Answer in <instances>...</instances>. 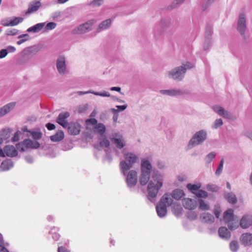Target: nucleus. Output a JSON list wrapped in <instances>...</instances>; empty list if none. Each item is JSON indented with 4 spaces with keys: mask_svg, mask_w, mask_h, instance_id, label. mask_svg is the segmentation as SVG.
Segmentation results:
<instances>
[{
    "mask_svg": "<svg viewBox=\"0 0 252 252\" xmlns=\"http://www.w3.org/2000/svg\"><path fill=\"white\" fill-rule=\"evenodd\" d=\"M127 106L126 105H117L116 107L118 108L119 112H121L125 110L127 108Z\"/></svg>",
    "mask_w": 252,
    "mask_h": 252,
    "instance_id": "60",
    "label": "nucleus"
},
{
    "mask_svg": "<svg viewBox=\"0 0 252 252\" xmlns=\"http://www.w3.org/2000/svg\"><path fill=\"white\" fill-rule=\"evenodd\" d=\"M56 66L60 74H64L66 72L65 59L64 57H59L56 61Z\"/></svg>",
    "mask_w": 252,
    "mask_h": 252,
    "instance_id": "10",
    "label": "nucleus"
},
{
    "mask_svg": "<svg viewBox=\"0 0 252 252\" xmlns=\"http://www.w3.org/2000/svg\"><path fill=\"white\" fill-rule=\"evenodd\" d=\"M56 27V24L54 22H49L45 26V28L46 30H52Z\"/></svg>",
    "mask_w": 252,
    "mask_h": 252,
    "instance_id": "52",
    "label": "nucleus"
},
{
    "mask_svg": "<svg viewBox=\"0 0 252 252\" xmlns=\"http://www.w3.org/2000/svg\"><path fill=\"white\" fill-rule=\"evenodd\" d=\"M110 90L111 91H117V92H121V88L120 87H111Z\"/></svg>",
    "mask_w": 252,
    "mask_h": 252,
    "instance_id": "64",
    "label": "nucleus"
},
{
    "mask_svg": "<svg viewBox=\"0 0 252 252\" xmlns=\"http://www.w3.org/2000/svg\"><path fill=\"white\" fill-rule=\"evenodd\" d=\"M46 128L49 130H53L55 128L56 126H55L54 124H52V123H47L46 125Z\"/></svg>",
    "mask_w": 252,
    "mask_h": 252,
    "instance_id": "57",
    "label": "nucleus"
},
{
    "mask_svg": "<svg viewBox=\"0 0 252 252\" xmlns=\"http://www.w3.org/2000/svg\"><path fill=\"white\" fill-rule=\"evenodd\" d=\"M193 66V64L189 62L183 64L182 65L177 67L170 71L169 77L174 80H181L184 77L187 70L192 68Z\"/></svg>",
    "mask_w": 252,
    "mask_h": 252,
    "instance_id": "4",
    "label": "nucleus"
},
{
    "mask_svg": "<svg viewBox=\"0 0 252 252\" xmlns=\"http://www.w3.org/2000/svg\"><path fill=\"white\" fill-rule=\"evenodd\" d=\"M187 218L190 220H195L198 216V213L194 211H190L187 213Z\"/></svg>",
    "mask_w": 252,
    "mask_h": 252,
    "instance_id": "48",
    "label": "nucleus"
},
{
    "mask_svg": "<svg viewBox=\"0 0 252 252\" xmlns=\"http://www.w3.org/2000/svg\"><path fill=\"white\" fill-rule=\"evenodd\" d=\"M246 22L245 14L241 13L239 15L237 24V30L241 34H243L245 33L246 29Z\"/></svg>",
    "mask_w": 252,
    "mask_h": 252,
    "instance_id": "9",
    "label": "nucleus"
},
{
    "mask_svg": "<svg viewBox=\"0 0 252 252\" xmlns=\"http://www.w3.org/2000/svg\"><path fill=\"white\" fill-rule=\"evenodd\" d=\"M102 0H94L91 2V4L95 6H99L101 5Z\"/></svg>",
    "mask_w": 252,
    "mask_h": 252,
    "instance_id": "56",
    "label": "nucleus"
},
{
    "mask_svg": "<svg viewBox=\"0 0 252 252\" xmlns=\"http://www.w3.org/2000/svg\"><path fill=\"white\" fill-rule=\"evenodd\" d=\"M200 185L198 186L195 184H188L187 185V188L188 189L190 190L193 193L195 194L196 191L199 190L200 188Z\"/></svg>",
    "mask_w": 252,
    "mask_h": 252,
    "instance_id": "41",
    "label": "nucleus"
},
{
    "mask_svg": "<svg viewBox=\"0 0 252 252\" xmlns=\"http://www.w3.org/2000/svg\"><path fill=\"white\" fill-rule=\"evenodd\" d=\"M220 210L218 208H216L214 210V214L217 218H219L220 214Z\"/></svg>",
    "mask_w": 252,
    "mask_h": 252,
    "instance_id": "63",
    "label": "nucleus"
},
{
    "mask_svg": "<svg viewBox=\"0 0 252 252\" xmlns=\"http://www.w3.org/2000/svg\"><path fill=\"white\" fill-rule=\"evenodd\" d=\"M234 218L233 211L232 209H228L224 213L223 219L225 223L232 220Z\"/></svg>",
    "mask_w": 252,
    "mask_h": 252,
    "instance_id": "37",
    "label": "nucleus"
},
{
    "mask_svg": "<svg viewBox=\"0 0 252 252\" xmlns=\"http://www.w3.org/2000/svg\"><path fill=\"white\" fill-rule=\"evenodd\" d=\"M24 131H28L30 133V135L35 140H39L41 138L42 136V133L41 132L38 130H32L28 131L26 127H24L23 129Z\"/></svg>",
    "mask_w": 252,
    "mask_h": 252,
    "instance_id": "34",
    "label": "nucleus"
},
{
    "mask_svg": "<svg viewBox=\"0 0 252 252\" xmlns=\"http://www.w3.org/2000/svg\"><path fill=\"white\" fill-rule=\"evenodd\" d=\"M66 128H67L68 133L71 135H77L80 131V125L77 123H68Z\"/></svg>",
    "mask_w": 252,
    "mask_h": 252,
    "instance_id": "15",
    "label": "nucleus"
},
{
    "mask_svg": "<svg viewBox=\"0 0 252 252\" xmlns=\"http://www.w3.org/2000/svg\"><path fill=\"white\" fill-rule=\"evenodd\" d=\"M25 159L29 163H32L33 162V158L31 156H27L25 157Z\"/></svg>",
    "mask_w": 252,
    "mask_h": 252,
    "instance_id": "59",
    "label": "nucleus"
},
{
    "mask_svg": "<svg viewBox=\"0 0 252 252\" xmlns=\"http://www.w3.org/2000/svg\"><path fill=\"white\" fill-rule=\"evenodd\" d=\"M216 156V153L215 152H212L208 154L205 160H206V162L208 163H210L213 159L215 158Z\"/></svg>",
    "mask_w": 252,
    "mask_h": 252,
    "instance_id": "46",
    "label": "nucleus"
},
{
    "mask_svg": "<svg viewBox=\"0 0 252 252\" xmlns=\"http://www.w3.org/2000/svg\"><path fill=\"white\" fill-rule=\"evenodd\" d=\"M183 206L185 208L191 210L194 209L197 206V202L190 198H184L182 201Z\"/></svg>",
    "mask_w": 252,
    "mask_h": 252,
    "instance_id": "16",
    "label": "nucleus"
},
{
    "mask_svg": "<svg viewBox=\"0 0 252 252\" xmlns=\"http://www.w3.org/2000/svg\"><path fill=\"white\" fill-rule=\"evenodd\" d=\"M41 5V3L39 1H32L29 4L28 9L26 12V14L29 15L37 11Z\"/></svg>",
    "mask_w": 252,
    "mask_h": 252,
    "instance_id": "17",
    "label": "nucleus"
},
{
    "mask_svg": "<svg viewBox=\"0 0 252 252\" xmlns=\"http://www.w3.org/2000/svg\"><path fill=\"white\" fill-rule=\"evenodd\" d=\"M94 22L93 21H89L84 24L80 25L77 28L73 30L75 34H82L89 32L91 30Z\"/></svg>",
    "mask_w": 252,
    "mask_h": 252,
    "instance_id": "8",
    "label": "nucleus"
},
{
    "mask_svg": "<svg viewBox=\"0 0 252 252\" xmlns=\"http://www.w3.org/2000/svg\"><path fill=\"white\" fill-rule=\"evenodd\" d=\"M44 26V23H38L28 29L27 31L29 32H38L43 29Z\"/></svg>",
    "mask_w": 252,
    "mask_h": 252,
    "instance_id": "31",
    "label": "nucleus"
},
{
    "mask_svg": "<svg viewBox=\"0 0 252 252\" xmlns=\"http://www.w3.org/2000/svg\"><path fill=\"white\" fill-rule=\"evenodd\" d=\"M207 137V132L206 130L201 129L196 131L189 140L188 147L191 149L196 146L203 143Z\"/></svg>",
    "mask_w": 252,
    "mask_h": 252,
    "instance_id": "5",
    "label": "nucleus"
},
{
    "mask_svg": "<svg viewBox=\"0 0 252 252\" xmlns=\"http://www.w3.org/2000/svg\"><path fill=\"white\" fill-rule=\"evenodd\" d=\"M225 198L227 201L232 204L237 202V199L236 195L232 192H227L224 194Z\"/></svg>",
    "mask_w": 252,
    "mask_h": 252,
    "instance_id": "36",
    "label": "nucleus"
},
{
    "mask_svg": "<svg viewBox=\"0 0 252 252\" xmlns=\"http://www.w3.org/2000/svg\"><path fill=\"white\" fill-rule=\"evenodd\" d=\"M195 194L199 198H206L208 196V193L207 191L202 190L199 189L195 193Z\"/></svg>",
    "mask_w": 252,
    "mask_h": 252,
    "instance_id": "44",
    "label": "nucleus"
},
{
    "mask_svg": "<svg viewBox=\"0 0 252 252\" xmlns=\"http://www.w3.org/2000/svg\"><path fill=\"white\" fill-rule=\"evenodd\" d=\"M184 0H174L171 5V8L176 7L178 5L182 4Z\"/></svg>",
    "mask_w": 252,
    "mask_h": 252,
    "instance_id": "53",
    "label": "nucleus"
},
{
    "mask_svg": "<svg viewBox=\"0 0 252 252\" xmlns=\"http://www.w3.org/2000/svg\"><path fill=\"white\" fill-rule=\"evenodd\" d=\"M198 202L199 203V209L202 211L209 210L210 209V206L208 203L205 202L202 199H198Z\"/></svg>",
    "mask_w": 252,
    "mask_h": 252,
    "instance_id": "39",
    "label": "nucleus"
},
{
    "mask_svg": "<svg viewBox=\"0 0 252 252\" xmlns=\"http://www.w3.org/2000/svg\"><path fill=\"white\" fill-rule=\"evenodd\" d=\"M0 252H9L8 250L5 248L4 244L2 235L0 233Z\"/></svg>",
    "mask_w": 252,
    "mask_h": 252,
    "instance_id": "45",
    "label": "nucleus"
},
{
    "mask_svg": "<svg viewBox=\"0 0 252 252\" xmlns=\"http://www.w3.org/2000/svg\"><path fill=\"white\" fill-rule=\"evenodd\" d=\"M218 233L220 238L225 240L229 239L231 237L230 231L224 226H221L219 229Z\"/></svg>",
    "mask_w": 252,
    "mask_h": 252,
    "instance_id": "22",
    "label": "nucleus"
},
{
    "mask_svg": "<svg viewBox=\"0 0 252 252\" xmlns=\"http://www.w3.org/2000/svg\"><path fill=\"white\" fill-rule=\"evenodd\" d=\"M152 169V165L150 162L147 159H143L141 163V172L151 173Z\"/></svg>",
    "mask_w": 252,
    "mask_h": 252,
    "instance_id": "19",
    "label": "nucleus"
},
{
    "mask_svg": "<svg viewBox=\"0 0 252 252\" xmlns=\"http://www.w3.org/2000/svg\"><path fill=\"white\" fill-rule=\"evenodd\" d=\"M213 108L215 112L224 118H229L231 117L230 113L220 106H214Z\"/></svg>",
    "mask_w": 252,
    "mask_h": 252,
    "instance_id": "21",
    "label": "nucleus"
},
{
    "mask_svg": "<svg viewBox=\"0 0 252 252\" xmlns=\"http://www.w3.org/2000/svg\"><path fill=\"white\" fill-rule=\"evenodd\" d=\"M126 182L128 188L130 189L135 186L137 182V173L135 170H128L126 175Z\"/></svg>",
    "mask_w": 252,
    "mask_h": 252,
    "instance_id": "7",
    "label": "nucleus"
},
{
    "mask_svg": "<svg viewBox=\"0 0 252 252\" xmlns=\"http://www.w3.org/2000/svg\"><path fill=\"white\" fill-rule=\"evenodd\" d=\"M111 140L116 147L119 149H122L125 146L124 140L122 136L118 138L113 137L111 138Z\"/></svg>",
    "mask_w": 252,
    "mask_h": 252,
    "instance_id": "27",
    "label": "nucleus"
},
{
    "mask_svg": "<svg viewBox=\"0 0 252 252\" xmlns=\"http://www.w3.org/2000/svg\"><path fill=\"white\" fill-rule=\"evenodd\" d=\"M93 94L95 95H99L103 97H109L110 96V94L108 92L105 91H104L103 92H94Z\"/></svg>",
    "mask_w": 252,
    "mask_h": 252,
    "instance_id": "51",
    "label": "nucleus"
},
{
    "mask_svg": "<svg viewBox=\"0 0 252 252\" xmlns=\"http://www.w3.org/2000/svg\"><path fill=\"white\" fill-rule=\"evenodd\" d=\"M150 175V173L141 172L140 182L141 185L144 186L149 181L147 187V198L153 202L155 201L158 193L162 187L164 175L158 171H154L152 179L149 181Z\"/></svg>",
    "mask_w": 252,
    "mask_h": 252,
    "instance_id": "1",
    "label": "nucleus"
},
{
    "mask_svg": "<svg viewBox=\"0 0 252 252\" xmlns=\"http://www.w3.org/2000/svg\"><path fill=\"white\" fill-rule=\"evenodd\" d=\"M201 221L207 223H212L214 221V217L211 214L204 213L200 217Z\"/></svg>",
    "mask_w": 252,
    "mask_h": 252,
    "instance_id": "25",
    "label": "nucleus"
},
{
    "mask_svg": "<svg viewBox=\"0 0 252 252\" xmlns=\"http://www.w3.org/2000/svg\"><path fill=\"white\" fill-rule=\"evenodd\" d=\"M16 106V102L9 103L0 108V118L10 112Z\"/></svg>",
    "mask_w": 252,
    "mask_h": 252,
    "instance_id": "13",
    "label": "nucleus"
},
{
    "mask_svg": "<svg viewBox=\"0 0 252 252\" xmlns=\"http://www.w3.org/2000/svg\"><path fill=\"white\" fill-rule=\"evenodd\" d=\"M69 116L70 114L68 112H61L57 117L56 121L63 127H66L68 123L66 119L69 117Z\"/></svg>",
    "mask_w": 252,
    "mask_h": 252,
    "instance_id": "11",
    "label": "nucleus"
},
{
    "mask_svg": "<svg viewBox=\"0 0 252 252\" xmlns=\"http://www.w3.org/2000/svg\"><path fill=\"white\" fill-rule=\"evenodd\" d=\"M7 55V50L5 49L0 50V59L4 58Z\"/></svg>",
    "mask_w": 252,
    "mask_h": 252,
    "instance_id": "55",
    "label": "nucleus"
},
{
    "mask_svg": "<svg viewBox=\"0 0 252 252\" xmlns=\"http://www.w3.org/2000/svg\"><path fill=\"white\" fill-rule=\"evenodd\" d=\"M213 33L212 27L210 25L207 26L205 29V37L206 38V41L205 42L204 46V49L206 50L209 48L210 45V38Z\"/></svg>",
    "mask_w": 252,
    "mask_h": 252,
    "instance_id": "18",
    "label": "nucleus"
},
{
    "mask_svg": "<svg viewBox=\"0 0 252 252\" xmlns=\"http://www.w3.org/2000/svg\"><path fill=\"white\" fill-rule=\"evenodd\" d=\"M223 124L222 120L221 119H217L215 122L214 125L212 126L213 128H218V127L221 126Z\"/></svg>",
    "mask_w": 252,
    "mask_h": 252,
    "instance_id": "50",
    "label": "nucleus"
},
{
    "mask_svg": "<svg viewBox=\"0 0 252 252\" xmlns=\"http://www.w3.org/2000/svg\"><path fill=\"white\" fill-rule=\"evenodd\" d=\"M160 93L162 94H165L169 96H177L181 94V92L179 90H161L160 91Z\"/></svg>",
    "mask_w": 252,
    "mask_h": 252,
    "instance_id": "29",
    "label": "nucleus"
},
{
    "mask_svg": "<svg viewBox=\"0 0 252 252\" xmlns=\"http://www.w3.org/2000/svg\"><path fill=\"white\" fill-rule=\"evenodd\" d=\"M110 142L109 140L104 138L99 143L95 144L94 147L98 150H101L103 147L108 148Z\"/></svg>",
    "mask_w": 252,
    "mask_h": 252,
    "instance_id": "30",
    "label": "nucleus"
},
{
    "mask_svg": "<svg viewBox=\"0 0 252 252\" xmlns=\"http://www.w3.org/2000/svg\"><path fill=\"white\" fill-rule=\"evenodd\" d=\"M18 41H17V44L20 45L29 38V35L28 34H22L18 37Z\"/></svg>",
    "mask_w": 252,
    "mask_h": 252,
    "instance_id": "43",
    "label": "nucleus"
},
{
    "mask_svg": "<svg viewBox=\"0 0 252 252\" xmlns=\"http://www.w3.org/2000/svg\"><path fill=\"white\" fill-rule=\"evenodd\" d=\"M40 147V144L36 141H32L30 139H26L23 142L17 143V152H24L28 149H37ZM18 154L17 153V156Z\"/></svg>",
    "mask_w": 252,
    "mask_h": 252,
    "instance_id": "6",
    "label": "nucleus"
},
{
    "mask_svg": "<svg viewBox=\"0 0 252 252\" xmlns=\"http://www.w3.org/2000/svg\"><path fill=\"white\" fill-rule=\"evenodd\" d=\"M59 229V227L53 226L49 232V234L52 235V238L55 241H58L60 237V234L57 233Z\"/></svg>",
    "mask_w": 252,
    "mask_h": 252,
    "instance_id": "38",
    "label": "nucleus"
},
{
    "mask_svg": "<svg viewBox=\"0 0 252 252\" xmlns=\"http://www.w3.org/2000/svg\"><path fill=\"white\" fill-rule=\"evenodd\" d=\"M5 154L8 157H16V148L12 145H6L4 147Z\"/></svg>",
    "mask_w": 252,
    "mask_h": 252,
    "instance_id": "26",
    "label": "nucleus"
},
{
    "mask_svg": "<svg viewBox=\"0 0 252 252\" xmlns=\"http://www.w3.org/2000/svg\"><path fill=\"white\" fill-rule=\"evenodd\" d=\"M241 244L244 246L252 245V233L247 232L242 234L240 237Z\"/></svg>",
    "mask_w": 252,
    "mask_h": 252,
    "instance_id": "12",
    "label": "nucleus"
},
{
    "mask_svg": "<svg viewBox=\"0 0 252 252\" xmlns=\"http://www.w3.org/2000/svg\"><path fill=\"white\" fill-rule=\"evenodd\" d=\"M173 203V200L171 198L169 193L164 194L156 206V211L158 216L160 218L165 217L167 214V208Z\"/></svg>",
    "mask_w": 252,
    "mask_h": 252,
    "instance_id": "3",
    "label": "nucleus"
},
{
    "mask_svg": "<svg viewBox=\"0 0 252 252\" xmlns=\"http://www.w3.org/2000/svg\"><path fill=\"white\" fill-rule=\"evenodd\" d=\"M252 217L246 215L243 216L240 220L239 225L243 229H246L252 226Z\"/></svg>",
    "mask_w": 252,
    "mask_h": 252,
    "instance_id": "14",
    "label": "nucleus"
},
{
    "mask_svg": "<svg viewBox=\"0 0 252 252\" xmlns=\"http://www.w3.org/2000/svg\"><path fill=\"white\" fill-rule=\"evenodd\" d=\"M223 159H222L220 160L219 165L215 172V174L217 176H219L221 173L222 169H223Z\"/></svg>",
    "mask_w": 252,
    "mask_h": 252,
    "instance_id": "47",
    "label": "nucleus"
},
{
    "mask_svg": "<svg viewBox=\"0 0 252 252\" xmlns=\"http://www.w3.org/2000/svg\"><path fill=\"white\" fill-rule=\"evenodd\" d=\"M86 124H91V125H95L96 126L97 124V121L94 119V118H91V119H87L86 120Z\"/></svg>",
    "mask_w": 252,
    "mask_h": 252,
    "instance_id": "54",
    "label": "nucleus"
},
{
    "mask_svg": "<svg viewBox=\"0 0 252 252\" xmlns=\"http://www.w3.org/2000/svg\"><path fill=\"white\" fill-rule=\"evenodd\" d=\"M229 247L230 249V250L233 252H236L238 251L239 245L238 241L233 240L232 241L229 245Z\"/></svg>",
    "mask_w": 252,
    "mask_h": 252,
    "instance_id": "42",
    "label": "nucleus"
},
{
    "mask_svg": "<svg viewBox=\"0 0 252 252\" xmlns=\"http://www.w3.org/2000/svg\"><path fill=\"white\" fill-rule=\"evenodd\" d=\"M6 34L7 35H14L16 34V30H7L6 31Z\"/></svg>",
    "mask_w": 252,
    "mask_h": 252,
    "instance_id": "58",
    "label": "nucleus"
},
{
    "mask_svg": "<svg viewBox=\"0 0 252 252\" xmlns=\"http://www.w3.org/2000/svg\"><path fill=\"white\" fill-rule=\"evenodd\" d=\"M170 195L171 198L173 199V198L179 200H180L182 197L185 196V193L183 190L177 189H174L171 194H169Z\"/></svg>",
    "mask_w": 252,
    "mask_h": 252,
    "instance_id": "24",
    "label": "nucleus"
},
{
    "mask_svg": "<svg viewBox=\"0 0 252 252\" xmlns=\"http://www.w3.org/2000/svg\"><path fill=\"white\" fill-rule=\"evenodd\" d=\"M12 130L10 128H4L0 131V136L3 141V140H7L11 135Z\"/></svg>",
    "mask_w": 252,
    "mask_h": 252,
    "instance_id": "35",
    "label": "nucleus"
},
{
    "mask_svg": "<svg viewBox=\"0 0 252 252\" xmlns=\"http://www.w3.org/2000/svg\"><path fill=\"white\" fill-rule=\"evenodd\" d=\"M112 21V20L111 19H108L102 22L98 26L97 32H100L108 29L111 26Z\"/></svg>",
    "mask_w": 252,
    "mask_h": 252,
    "instance_id": "28",
    "label": "nucleus"
},
{
    "mask_svg": "<svg viewBox=\"0 0 252 252\" xmlns=\"http://www.w3.org/2000/svg\"><path fill=\"white\" fill-rule=\"evenodd\" d=\"M0 24L4 27L16 26V17L5 18L1 20Z\"/></svg>",
    "mask_w": 252,
    "mask_h": 252,
    "instance_id": "20",
    "label": "nucleus"
},
{
    "mask_svg": "<svg viewBox=\"0 0 252 252\" xmlns=\"http://www.w3.org/2000/svg\"><path fill=\"white\" fill-rule=\"evenodd\" d=\"M5 49L7 50V53L14 52L15 50V48H14V47L10 46L7 47V48Z\"/></svg>",
    "mask_w": 252,
    "mask_h": 252,
    "instance_id": "62",
    "label": "nucleus"
},
{
    "mask_svg": "<svg viewBox=\"0 0 252 252\" xmlns=\"http://www.w3.org/2000/svg\"><path fill=\"white\" fill-rule=\"evenodd\" d=\"M14 166V163L11 159H6L3 161L0 166V169L1 171H6Z\"/></svg>",
    "mask_w": 252,
    "mask_h": 252,
    "instance_id": "23",
    "label": "nucleus"
},
{
    "mask_svg": "<svg viewBox=\"0 0 252 252\" xmlns=\"http://www.w3.org/2000/svg\"><path fill=\"white\" fill-rule=\"evenodd\" d=\"M58 252H70V251L68 250H67V249H66L65 248H64L63 246L58 247Z\"/></svg>",
    "mask_w": 252,
    "mask_h": 252,
    "instance_id": "61",
    "label": "nucleus"
},
{
    "mask_svg": "<svg viewBox=\"0 0 252 252\" xmlns=\"http://www.w3.org/2000/svg\"><path fill=\"white\" fill-rule=\"evenodd\" d=\"M124 159L120 162V169L123 175H126L133 165L139 162L137 155L132 152H127L124 155Z\"/></svg>",
    "mask_w": 252,
    "mask_h": 252,
    "instance_id": "2",
    "label": "nucleus"
},
{
    "mask_svg": "<svg viewBox=\"0 0 252 252\" xmlns=\"http://www.w3.org/2000/svg\"><path fill=\"white\" fill-rule=\"evenodd\" d=\"M50 138L53 142L60 141L64 138V133L62 130H59L55 134L51 136Z\"/></svg>",
    "mask_w": 252,
    "mask_h": 252,
    "instance_id": "33",
    "label": "nucleus"
},
{
    "mask_svg": "<svg viewBox=\"0 0 252 252\" xmlns=\"http://www.w3.org/2000/svg\"><path fill=\"white\" fill-rule=\"evenodd\" d=\"M106 130L105 126L102 123H98L94 127V131L97 133L99 135L102 136Z\"/></svg>",
    "mask_w": 252,
    "mask_h": 252,
    "instance_id": "32",
    "label": "nucleus"
},
{
    "mask_svg": "<svg viewBox=\"0 0 252 252\" xmlns=\"http://www.w3.org/2000/svg\"><path fill=\"white\" fill-rule=\"evenodd\" d=\"M226 223L230 230L236 229L238 227L239 225V223L237 221H235L234 219Z\"/></svg>",
    "mask_w": 252,
    "mask_h": 252,
    "instance_id": "40",
    "label": "nucleus"
},
{
    "mask_svg": "<svg viewBox=\"0 0 252 252\" xmlns=\"http://www.w3.org/2000/svg\"><path fill=\"white\" fill-rule=\"evenodd\" d=\"M206 189L212 192L217 191L218 190V187L214 184H208L206 186Z\"/></svg>",
    "mask_w": 252,
    "mask_h": 252,
    "instance_id": "49",
    "label": "nucleus"
}]
</instances>
